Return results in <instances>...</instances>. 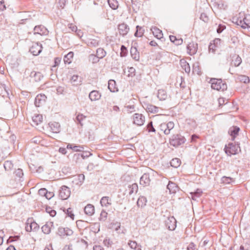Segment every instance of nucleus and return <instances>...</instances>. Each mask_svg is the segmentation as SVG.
Returning <instances> with one entry per match:
<instances>
[{"label": "nucleus", "instance_id": "4468645a", "mask_svg": "<svg viewBox=\"0 0 250 250\" xmlns=\"http://www.w3.org/2000/svg\"><path fill=\"white\" fill-rule=\"evenodd\" d=\"M150 182L149 175L147 173H144L140 178V184L144 187L148 186Z\"/></svg>", "mask_w": 250, "mask_h": 250}, {"label": "nucleus", "instance_id": "3c124183", "mask_svg": "<svg viewBox=\"0 0 250 250\" xmlns=\"http://www.w3.org/2000/svg\"><path fill=\"white\" fill-rule=\"evenodd\" d=\"M46 212H48L52 217H54L56 214V212L55 210L52 209L51 208H46Z\"/></svg>", "mask_w": 250, "mask_h": 250}, {"label": "nucleus", "instance_id": "49530a36", "mask_svg": "<svg viewBox=\"0 0 250 250\" xmlns=\"http://www.w3.org/2000/svg\"><path fill=\"white\" fill-rule=\"evenodd\" d=\"M121 223L120 222H115L112 223L110 224L111 228L114 229L115 230L117 231L120 229Z\"/></svg>", "mask_w": 250, "mask_h": 250}, {"label": "nucleus", "instance_id": "5701e85b", "mask_svg": "<svg viewBox=\"0 0 250 250\" xmlns=\"http://www.w3.org/2000/svg\"><path fill=\"white\" fill-rule=\"evenodd\" d=\"M239 130V128L237 126H232L229 128V132L233 140L238 135Z\"/></svg>", "mask_w": 250, "mask_h": 250}, {"label": "nucleus", "instance_id": "c9c22d12", "mask_svg": "<svg viewBox=\"0 0 250 250\" xmlns=\"http://www.w3.org/2000/svg\"><path fill=\"white\" fill-rule=\"evenodd\" d=\"M77 120L81 124V125H83L86 122V117L81 114H79L77 115Z\"/></svg>", "mask_w": 250, "mask_h": 250}, {"label": "nucleus", "instance_id": "a211bd4d", "mask_svg": "<svg viewBox=\"0 0 250 250\" xmlns=\"http://www.w3.org/2000/svg\"><path fill=\"white\" fill-rule=\"evenodd\" d=\"M151 30L153 34V35L156 38L158 39H161L163 37V34L160 29L157 28L156 26H153L151 28Z\"/></svg>", "mask_w": 250, "mask_h": 250}, {"label": "nucleus", "instance_id": "69168bd1", "mask_svg": "<svg viewBox=\"0 0 250 250\" xmlns=\"http://www.w3.org/2000/svg\"><path fill=\"white\" fill-rule=\"evenodd\" d=\"M54 196V193L51 192H47L45 197L47 199H50Z\"/></svg>", "mask_w": 250, "mask_h": 250}, {"label": "nucleus", "instance_id": "39448f33", "mask_svg": "<svg viewBox=\"0 0 250 250\" xmlns=\"http://www.w3.org/2000/svg\"><path fill=\"white\" fill-rule=\"evenodd\" d=\"M70 190L68 187L62 186L59 190V197L62 200H66L70 196Z\"/></svg>", "mask_w": 250, "mask_h": 250}, {"label": "nucleus", "instance_id": "f03ea898", "mask_svg": "<svg viewBox=\"0 0 250 250\" xmlns=\"http://www.w3.org/2000/svg\"><path fill=\"white\" fill-rule=\"evenodd\" d=\"M210 82L211 88L214 90L224 91L227 89V84L221 79H211Z\"/></svg>", "mask_w": 250, "mask_h": 250}, {"label": "nucleus", "instance_id": "de8ad7c7", "mask_svg": "<svg viewBox=\"0 0 250 250\" xmlns=\"http://www.w3.org/2000/svg\"><path fill=\"white\" fill-rule=\"evenodd\" d=\"M42 75L40 72H35L34 73V79L36 82H39L41 81L42 78Z\"/></svg>", "mask_w": 250, "mask_h": 250}, {"label": "nucleus", "instance_id": "6e6d98bb", "mask_svg": "<svg viewBox=\"0 0 250 250\" xmlns=\"http://www.w3.org/2000/svg\"><path fill=\"white\" fill-rule=\"evenodd\" d=\"M90 60L92 61L93 63L99 61V58L96 55H91L89 57Z\"/></svg>", "mask_w": 250, "mask_h": 250}, {"label": "nucleus", "instance_id": "1a4fd4ad", "mask_svg": "<svg viewBox=\"0 0 250 250\" xmlns=\"http://www.w3.org/2000/svg\"><path fill=\"white\" fill-rule=\"evenodd\" d=\"M166 225L169 230H174L176 227V219L173 217L168 218L166 221Z\"/></svg>", "mask_w": 250, "mask_h": 250}, {"label": "nucleus", "instance_id": "0eeeda50", "mask_svg": "<svg viewBox=\"0 0 250 250\" xmlns=\"http://www.w3.org/2000/svg\"><path fill=\"white\" fill-rule=\"evenodd\" d=\"M42 50V46L41 44L38 42H34L32 43L30 47V52L35 56L39 55Z\"/></svg>", "mask_w": 250, "mask_h": 250}, {"label": "nucleus", "instance_id": "c85d7f7f", "mask_svg": "<svg viewBox=\"0 0 250 250\" xmlns=\"http://www.w3.org/2000/svg\"><path fill=\"white\" fill-rule=\"evenodd\" d=\"M130 54L132 58L135 61H139L140 55L136 47H131L130 49Z\"/></svg>", "mask_w": 250, "mask_h": 250}, {"label": "nucleus", "instance_id": "20e7f679", "mask_svg": "<svg viewBox=\"0 0 250 250\" xmlns=\"http://www.w3.org/2000/svg\"><path fill=\"white\" fill-rule=\"evenodd\" d=\"M240 151L239 146L237 145L229 144L225 147V151L227 155H236Z\"/></svg>", "mask_w": 250, "mask_h": 250}, {"label": "nucleus", "instance_id": "393cba45", "mask_svg": "<svg viewBox=\"0 0 250 250\" xmlns=\"http://www.w3.org/2000/svg\"><path fill=\"white\" fill-rule=\"evenodd\" d=\"M49 126L52 132L57 133L60 132V125L58 123H51L49 124Z\"/></svg>", "mask_w": 250, "mask_h": 250}, {"label": "nucleus", "instance_id": "f3484780", "mask_svg": "<svg viewBox=\"0 0 250 250\" xmlns=\"http://www.w3.org/2000/svg\"><path fill=\"white\" fill-rule=\"evenodd\" d=\"M43 122L42 116L41 114L35 115L32 118L33 125L37 126L41 124Z\"/></svg>", "mask_w": 250, "mask_h": 250}, {"label": "nucleus", "instance_id": "ddd939ff", "mask_svg": "<svg viewBox=\"0 0 250 250\" xmlns=\"http://www.w3.org/2000/svg\"><path fill=\"white\" fill-rule=\"evenodd\" d=\"M197 48V44L193 42L189 43L187 46L188 53L191 55L196 53Z\"/></svg>", "mask_w": 250, "mask_h": 250}, {"label": "nucleus", "instance_id": "2eb2a0df", "mask_svg": "<svg viewBox=\"0 0 250 250\" xmlns=\"http://www.w3.org/2000/svg\"><path fill=\"white\" fill-rule=\"evenodd\" d=\"M118 31L122 36L126 35L129 31V27L125 23H121L118 25Z\"/></svg>", "mask_w": 250, "mask_h": 250}, {"label": "nucleus", "instance_id": "e2e57ef3", "mask_svg": "<svg viewBox=\"0 0 250 250\" xmlns=\"http://www.w3.org/2000/svg\"><path fill=\"white\" fill-rule=\"evenodd\" d=\"M225 28V26L224 25H221V24H219L218 27L217 29V32L218 33H220L221 32H222L223 30H224Z\"/></svg>", "mask_w": 250, "mask_h": 250}, {"label": "nucleus", "instance_id": "f257e3e1", "mask_svg": "<svg viewBox=\"0 0 250 250\" xmlns=\"http://www.w3.org/2000/svg\"><path fill=\"white\" fill-rule=\"evenodd\" d=\"M224 43L220 39H215L209 45V51L213 54H219L223 50Z\"/></svg>", "mask_w": 250, "mask_h": 250}, {"label": "nucleus", "instance_id": "9d476101", "mask_svg": "<svg viewBox=\"0 0 250 250\" xmlns=\"http://www.w3.org/2000/svg\"><path fill=\"white\" fill-rule=\"evenodd\" d=\"M85 179V176L83 174H78L73 177L72 182L77 186H81Z\"/></svg>", "mask_w": 250, "mask_h": 250}, {"label": "nucleus", "instance_id": "4d7b16f0", "mask_svg": "<svg viewBox=\"0 0 250 250\" xmlns=\"http://www.w3.org/2000/svg\"><path fill=\"white\" fill-rule=\"evenodd\" d=\"M66 3V0H59V1H58L59 6L61 8H63L65 6Z\"/></svg>", "mask_w": 250, "mask_h": 250}, {"label": "nucleus", "instance_id": "338daca9", "mask_svg": "<svg viewBox=\"0 0 250 250\" xmlns=\"http://www.w3.org/2000/svg\"><path fill=\"white\" fill-rule=\"evenodd\" d=\"M128 112H131L133 111L134 106V105H127L125 107Z\"/></svg>", "mask_w": 250, "mask_h": 250}, {"label": "nucleus", "instance_id": "9b49d317", "mask_svg": "<svg viewBox=\"0 0 250 250\" xmlns=\"http://www.w3.org/2000/svg\"><path fill=\"white\" fill-rule=\"evenodd\" d=\"M46 100V97L44 95H38L35 99V104L37 107L42 106L45 103Z\"/></svg>", "mask_w": 250, "mask_h": 250}, {"label": "nucleus", "instance_id": "0e129e2a", "mask_svg": "<svg viewBox=\"0 0 250 250\" xmlns=\"http://www.w3.org/2000/svg\"><path fill=\"white\" fill-rule=\"evenodd\" d=\"M20 238V236H16L14 237L10 236L8 239L7 240L8 242H12L13 241H16L18 239H19Z\"/></svg>", "mask_w": 250, "mask_h": 250}, {"label": "nucleus", "instance_id": "c03bdc74", "mask_svg": "<svg viewBox=\"0 0 250 250\" xmlns=\"http://www.w3.org/2000/svg\"><path fill=\"white\" fill-rule=\"evenodd\" d=\"M14 173L16 177L20 178V180L21 179V178H22V176L23 175L22 170L21 168L17 169L14 171Z\"/></svg>", "mask_w": 250, "mask_h": 250}, {"label": "nucleus", "instance_id": "7ed1b4c3", "mask_svg": "<svg viewBox=\"0 0 250 250\" xmlns=\"http://www.w3.org/2000/svg\"><path fill=\"white\" fill-rule=\"evenodd\" d=\"M39 225L32 219H28L26 223L25 230L27 232L36 231L39 229Z\"/></svg>", "mask_w": 250, "mask_h": 250}, {"label": "nucleus", "instance_id": "473e14b6", "mask_svg": "<svg viewBox=\"0 0 250 250\" xmlns=\"http://www.w3.org/2000/svg\"><path fill=\"white\" fill-rule=\"evenodd\" d=\"M169 39L170 41L176 45H180L183 43V40L181 38H177L176 36L170 35Z\"/></svg>", "mask_w": 250, "mask_h": 250}, {"label": "nucleus", "instance_id": "680f3d73", "mask_svg": "<svg viewBox=\"0 0 250 250\" xmlns=\"http://www.w3.org/2000/svg\"><path fill=\"white\" fill-rule=\"evenodd\" d=\"M218 103L219 105H222L225 104L226 102V100L224 98H219L218 100Z\"/></svg>", "mask_w": 250, "mask_h": 250}, {"label": "nucleus", "instance_id": "4c0bfd02", "mask_svg": "<svg viewBox=\"0 0 250 250\" xmlns=\"http://www.w3.org/2000/svg\"><path fill=\"white\" fill-rule=\"evenodd\" d=\"M108 3L110 7L114 10L118 7L119 4L117 0H108Z\"/></svg>", "mask_w": 250, "mask_h": 250}, {"label": "nucleus", "instance_id": "774afa93", "mask_svg": "<svg viewBox=\"0 0 250 250\" xmlns=\"http://www.w3.org/2000/svg\"><path fill=\"white\" fill-rule=\"evenodd\" d=\"M93 250H104L101 246H95L93 247Z\"/></svg>", "mask_w": 250, "mask_h": 250}, {"label": "nucleus", "instance_id": "58836bf2", "mask_svg": "<svg viewBox=\"0 0 250 250\" xmlns=\"http://www.w3.org/2000/svg\"><path fill=\"white\" fill-rule=\"evenodd\" d=\"M106 54L105 51L104 50V49L102 48H99L97 50L96 52V56L99 58V59L103 58L105 56Z\"/></svg>", "mask_w": 250, "mask_h": 250}, {"label": "nucleus", "instance_id": "a18cd8bd", "mask_svg": "<svg viewBox=\"0 0 250 250\" xmlns=\"http://www.w3.org/2000/svg\"><path fill=\"white\" fill-rule=\"evenodd\" d=\"M200 18L205 22H207L209 21V17L207 12L202 13Z\"/></svg>", "mask_w": 250, "mask_h": 250}, {"label": "nucleus", "instance_id": "b1692460", "mask_svg": "<svg viewBox=\"0 0 250 250\" xmlns=\"http://www.w3.org/2000/svg\"><path fill=\"white\" fill-rule=\"evenodd\" d=\"M89 97L92 101H97L100 99L101 97V94L99 91L93 90L89 93Z\"/></svg>", "mask_w": 250, "mask_h": 250}, {"label": "nucleus", "instance_id": "423d86ee", "mask_svg": "<svg viewBox=\"0 0 250 250\" xmlns=\"http://www.w3.org/2000/svg\"><path fill=\"white\" fill-rule=\"evenodd\" d=\"M69 82L72 85L78 86L82 84L83 78L78 75H73L70 78Z\"/></svg>", "mask_w": 250, "mask_h": 250}, {"label": "nucleus", "instance_id": "603ef678", "mask_svg": "<svg viewBox=\"0 0 250 250\" xmlns=\"http://www.w3.org/2000/svg\"><path fill=\"white\" fill-rule=\"evenodd\" d=\"M239 79L241 82L244 83H249L250 82L249 78L246 76H241Z\"/></svg>", "mask_w": 250, "mask_h": 250}, {"label": "nucleus", "instance_id": "4be33fe9", "mask_svg": "<svg viewBox=\"0 0 250 250\" xmlns=\"http://www.w3.org/2000/svg\"><path fill=\"white\" fill-rule=\"evenodd\" d=\"M53 222H50L46 223L42 227V231L44 234H49L51 232V227L53 226Z\"/></svg>", "mask_w": 250, "mask_h": 250}, {"label": "nucleus", "instance_id": "bb28decb", "mask_svg": "<svg viewBox=\"0 0 250 250\" xmlns=\"http://www.w3.org/2000/svg\"><path fill=\"white\" fill-rule=\"evenodd\" d=\"M129 247L134 250H142L141 245L137 243L135 241L129 240L128 242Z\"/></svg>", "mask_w": 250, "mask_h": 250}, {"label": "nucleus", "instance_id": "f704fd0d", "mask_svg": "<svg viewBox=\"0 0 250 250\" xmlns=\"http://www.w3.org/2000/svg\"><path fill=\"white\" fill-rule=\"evenodd\" d=\"M138 185L136 183H134L131 185L128 186V193L131 195L134 192L136 193L138 191Z\"/></svg>", "mask_w": 250, "mask_h": 250}, {"label": "nucleus", "instance_id": "f8f14e48", "mask_svg": "<svg viewBox=\"0 0 250 250\" xmlns=\"http://www.w3.org/2000/svg\"><path fill=\"white\" fill-rule=\"evenodd\" d=\"M73 233V230L68 228L60 227L58 229V234L60 236H71Z\"/></svg>", "mask_w": 250, "mask_h": 250}, {"label": "nucleus", "instance_id": "dca6fc26", "mask_svg": "<svg viewBox=\"0 0 250 250\" xmlns=\"http://www.w3.org/2000/svg\"><path fill=\"white\" fill-rule=\"evenodd\" d=\"M185 142V139L184 137H182L171 139L170 141V143L171 145L176 146L184 144Z\"/></svg>", "mask_w": 250, "mask_h": 250}, {"label": "nucleus", "instance_id": "79ce46f5", "mask_svg": "<svg viewBox=\"0 0 250 250\" xmlns=\"http://www.w3.org/2000/svg\"><path fill=\"white\" fill-rule=\"evenodd\" d=\"M67 147L68 148H71L74 151H81L82 150L83 147L75 146L73 144H69L67 145Z\"/></svg>", "mask_w": 250, "mask_h": 250}, {"label": "nucleus", "instance_id": "e433bc0d", "mask_svg": "<svg viewBox=\"0 0 250 250\" xmlns=\"http://www.w3.org/2000/svg\"><path fill=\"white\" fill-rule=\"evenodd\" d=\"M146 198L144 196H141L138 199L137 204L138 207H143L146 205Z\"/></svg>", "mask_w": 250, "mask_h": 250}, {"label": "nucleus", "instance_id": "37998d69", "mask_svg": "<svg viewBox=\"0 0 250 250\" xmlns=\"http://www.w3.org/2000/svg\"><path fill=\"white\" fill-rule=\"evenodd\" d=\"M233 178L230 177L224 176L221 179V181L223 183L228 184H230L231 182L233 181Z\"/></svg>", "mask_w": 250, "mask_h": 250}, {"label": "nucleus", "instance_id": "052dcab7", "mask_svg": "<svg viewBox=\"0 0 250 250\" xmlns=\"http://www.w3.org/2000/svg\"><path fill=\"white\" fill-rule=\"evenodd\" d=\"M61 62V58H56L54 60V64L53 65L54 67H56L58 66Z\"/></svg>", "mask_w": 250, "mask_h": 250}, {"label": "nucleus", "instance_id": "a878e982", "mask_svg": "<svg viewBox=\"0 0 250 250\" xmlns=\"http://www.w3.org/2000/svg\"><path fill=\"white\" fill-rule=\"evenodd\" d=\"M202 190L200 189H197L195 192H191L189 194L193 200L196 201L202 194Z\"/></svg>", "mask_w": 250, "mask_h": 250}, {"label": "nucleus", "instance_id": "13d9d810", "mask_svg": "<svg viewBox=\"0 0 250 250\" xmlns=\"http://www.w3.org/2000/svg\"><path fill=\"white\" fill-rule=\"evenodd\" d=\"M187 250H197L195 245L192 242L189 243L187 247Z\"/></svg>", "mask_w": 250, "mask_h": 250}, {"label": "nucleus", "instance_id": "aec40b11", "mask_svg": "<svg viewBox=\"0 0 250 250\" xmlns=\"http://www.w3.org/2000/svg\"><path fill=\"white\" fill-rule=\"evenodd\" d=\"M84 211L88 216L92 215L95 211L94 206L91 204L87 205L84 208Z\"/></svg>", "mask_w": 250, "mask_h": 250}, {"label": "nucleus", "instance_id": "ea45409f", "mask_svg": "<svg viewBox=\"0 0 250 250\" xmlns=\"http://www.w3.org/2000/svg\"><path fill=\"white\" fill-rule=\"evenodd\" d=\"M3 166L5 170L7 171L11 170L13 167V164L11 161H5Z\"/></svg>", "mask_w": 250, "mask_h": 250}, {"label": "nucleus", "instance_id": "bf43d9fd", "mask_svg": "<svg viewBox=\"0 0 250 250\" xmlns=\"http://www.w3.org/2000/svg\"><path fill=\"white\" fill-rule=\"evenodd\" d=\"M121 56H125V54H126L127 49L126 47L122 45L121 48Z\"/></svg>", "mask_w": 250, "mask_h": 250}, {"label": "nucleus", "instance_id": "c756f323", "mask_svg": "<svg viewBox=\"0 0 250 250\" xmlns=\"http://www.w3.org/2000/svg\"><path fill=\"white\" fill-rule=\"evenodd\" d=\"M242 62L241 58L238 55H234L232 57L231 65L234 66H238Z\"/></svg>", "mask_w": 250, "mask_h": 250}, {"label": "nucleus", "instance_id": "cd10ccee", "mask_svg": "<svg viewBox=\"0 0 250 250\" xmlns=\"http://www.w3.org/2000/svg\"><path fill=\"white\" fill-rule=\"evenodd\" d=\"M108 87L110 91L112 92H115L118 90L116 82L113 80L109 81Z\"/></svg>", "mask_w": 250, "mask_h": 250}, {"label": "nucleus", "instance_id": "72a5a7b5", "mask_svg": "<svg viewBox=\"0 0 250 250\" xmlns=\"http://www.w3.org/2000/svg\"><path fill=\"white\" fill-rule=\"evenodd\" d=\"M158 98L161 101L165 100L167 97V92L163 89H159L158 92Z\"/></svg>", "mask_w": 250, "mask_h": 250}, {"label": "nucleus", "instance_id": "2f4dec72", "mask_svg": "<svg viewBox=\"0 0 250 250\" xmlns=\"http://www.w3.org/2000/svg\"><path fill=\"white\" fill-rule=\"evenodd\" d=\"M74 56V53L73 52H69L67 55L64 57L63 61L66 64H70L72 61Z\"/></svg>", "mask_w": 250, "mask_h": 250}, {"label": "nucleus", "instance_id": "a19ab883", "mask_svg": "<svg viewBox=\"0 0 250 250\" xmlns=\"http://www.w3.org/2000/svg\"><path fill=\"white\" fill-rule=\"evenodd\" d=\"M146 109L148 112H151V113H155L157 111V108L152 104H147L146 106Z\"/></svg>", "mask_w": 250, "mask_h": 250}, {"label": "nucleus", "instance_id": "5fc2aeb1", "mask_svg": "<svg viewBox=\"0 0 250 250\" xmlns=\"http://www.w3.org/2000/svg\"><path fill=\"white\" fill-rule=\"evenodd\" d=\"M47 190H46V189L43 188L39 189L38 193L40 195L45 197L46 194H47Z\"/></svg>", "mask_w": 250, "mask_h": 250}, {"label": "nucleus", "instance_id": "864d4df0", "mask_svg": "<svg viewBox=\"0 0 250 250\" xmlns=\"http://www.w3.org/2000/svg\"><path fill=\"white\" fill-rule=\"evenodd\" d=\"M66 213L68 215V216L70 217L72 219H74V215L72 212V209L71 208H69L66 210Z\"/></svg>", "mask_w": 250, "mask_h": 250}, {"label": "nucleus", "instance_id": "412c9836", "mask_svg": "<svg viewBox=\"0 0 250 250\" xmlns=\"http://www.w3.org/2000/svg\"><path fill=\"white\" fill-rule=\"evenodd\" d=\"M102 207H108L111 205V199L108 196L103 197L100 200Z\"/></svg>", "mask_w": 250, "mask_h": 250}, {"label": "nucleus", "instance_id": "6ab92c4d", "mask_svg": "<svg viewBox=\"0 0 250 250\" xmlns=\"http://www.w3.org/2000/svg\"><path fill=\"white\" fill-rule=\"evenodd\" d=\"M167 188L170 194L175 193L178 189V187L176 184L170 181L169 182Z\"/></svg>", "mask_w": 250, "mask_h": 250}, {"label": "nucleus", "instance_id": "09e8293b", "mask_svg": "<svg viewBox=\"0 0 250 250\" xmlns=\"http://www.w3.org/2000/svg\"><path fill=\"white\" fill-rule=\"evenodd\" d=\"M107 217V213L105 211L103 210L101 211L100 217V220L102 221H105Z\"/></svg>", "mask_w": 250, "mask_h": 250}, {"label": "nucleus", "instance_id": "8fccbe9b", "mask_svg": "<svg viewBox=\"0 0 250 250\" xmlns=\"http://www.w3.org/2000/svg\"><path fill=\"white\" fill-rule=\"evenodd\" d=\"M167 127L168 128V129H166L164 131V133L166 134H168L169 133L170 130L173 128L174 127V124L173 122H170L167 123Z\"/></svg>", "mask_w": 250, "mask_h": 250}, {"label": "nucleus", "instance_id": "6e6552de", "mask_svg": "<svg viewBox=\"0 0 250 250\" xmlns=\"http://www.w3.org/2000/svg\"><path fill=\"white\" fill-rule=\"evenodd\" d=\"M145 121V117L142 114L136 113L133 116V122L138 125H142Z\"/></svg>", "mask_w": 250, "mask_h": 250}, {"label": "nucleus", "instance_id": "7c9ffc66", "mask_svg": "<svg viewBox=\"0 0 250 250\" xmlns=\"http://www.w3.org/2000/svg\"><path fill=\"white\" fill-rule=\"evenodd\" d=\"M170 163L171 167L177 168L181 165V161L179 158L175 157L170 161Z\"/></svg>", "mask_w": 250, "mask_h": 250}]
</instances>
